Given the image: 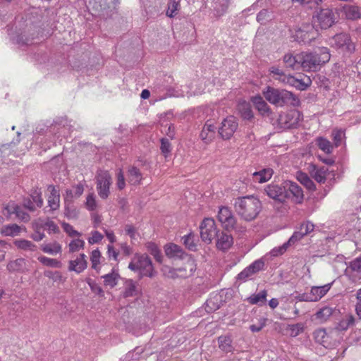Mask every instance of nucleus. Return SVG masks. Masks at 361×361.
<instances>
[{"mask_svg": "<svg viewBox=\"0 0 361 361\" xmlns=\"http://www.w3.org/2000/svg\"><path fill=\"white\" fill-rule=\"evenodd\" d=\"M237 214L245 221L255 219L262 209L261 201L253 195L237 197L234 202Z\"/></svg>", "mask_w": 361, "mask_h": 361, "instance_id": "obj_1", "label": "nucleus"}, {"mask_svg": "<svg viewBox=\"0 0 361 361\" xmlns=\"http://www.w3.org/2000/svg\"><path fill=\"white\" fill-rule=\"evenodd\" d=\"M329 49L319 47L314 52H302L299 54L300 68L305 71H316L330 60Z\"/></svg>", "mask_w": 361, "mask_h": 361, "instance_id": "obj_2", "label": "nucleus"}, {"mask_svg": "<svg viewBox=\"0 0 361 361\" xmlns=\"http://www.w3.org/2000/svg\"><path fill=\"white\" fill-rule=\"evenodd\" d=\"M262 93L269 102L277 106H283L285 104L297 106L299 104V99L293 93L286 90L268 86Z\"/></svg>", "mask_w": 361, "mask_h": 361, "instance_id": "obj_3", "label": "nucleus"}, {"mask_svg": "<svg viewBox=\"0 0 361 361\" xmlns=\"http://www.w3.org/2000/svg\"><path fill=\"white\" fill-rule=\"evenodd\" d=\"M128 268L137 271L141 276L152 277L154 268L150 258L147 255H135L128 265Z\"/></svg>", "mask_w": 361, "mask_h": 361, "instance_id": "obj_4", "label": "nucleus"}, {"mask_svg": "<svg viewBox=\"0 0 361 361\" xmlns=\"http://www.w3.org/2000/svg\"><path fill=\"white\" fill-rule=\"evenodd\" d=\"M290 32L293 40L299 43L310 44L318 36L317 31L310 24H305L301 27L296 26L290 29Z\"/></svg>", "mask_w": 361, "mask_h": 361, "instance_id": "obj_5", "label": "nucleus"}, {"mask_svg": "<svg viewBox=\"0 0 361 361\" xmlns=\"http://www.w3.org/2000/svg\"><path fill=\"white\" fill-rule=\"evenodd\" d=\"M331 47L343 54H352L355 47L347 33H339L331 37L329 40Z\"/></svg>", "mask_w": 361, "mask_h": 361, "instance_id": "obj_6", "label": "nucleus"}, {"mask_svg": "<svg viewBox=\"0 0 361 361\" xmlns=\"http://www.w3.org/2000/svg\"><path fill=\"white\" fill-rule=\"evenodd\" d=\"M97 190L98 195L102 199H106L109 195V188L111 184V176L108 171L99 170L96 176Z\"/></svg>", "mask_w": 361, "mask_h": 361, "instance_id": "obj_7", "label": "nucleus"}, {"mask_svg": "<svg viewBox=\"0 0 361 361\" xmlns=\"http://www.w3.org/2000/svg\"><path fill=\"white\" fill-rule=\"evenodd\" d=\"M331 288V283L322 286H312L310 293L299 294L297 299L299 301L317 302L324 297Z\"/></svg>", "mask_w": 361, "mask_h": 361, "instance_id": "obj_8", "label": "nucleus"}, {"mask_svg": "<svg viewBox=\"0 0 361 361\" xmlns=\"http://www.w3.org/2000/svg\"><path fill=\"white\" fill-rule=\"evenodd\" d=\"M302 118V114L299 111L293 109L281 114L278 121L281 128H291L296 127Z\"/></svg>", "mask_w": 361, "mask_h": 361, "instance_id": "obj_9", "label": "nucleus"}, {"mask_svg": "<svg viewBox=\"0 0 361 361\" xmlns=\"http://www.w3.org/2000/svg\"><path fill=\"white\" fill-rule=\"evenodd\" d=\"M200 229L201 238L207 243H210L218 235L215 221L212 218H205L202 221Z\"/></svg>", "mask_w": 361, "mask_h": 361, "instance_id": "obj_10", "label": "nucleus"}, {"mask_svg": "<svg viewBox=\"0 0 361 361\" xmlns=\"http://www.w3.org/2000/svg\"><path fill=\"white\" fill-rule=\"evenodd\" d=\"M264 192L269 197L281 203L286 202L289 195L286 190V182L283 185L269 184L264 188Z\"/></svg>", "mask_w": 361, "mask_h": 361, "instance_id": "obj_11", "label": "nucleus"}, {"mask_svg": "<svg viewBox=\"0 0 361 361\" xmlns=\"http://www.w3.org/2000/svg\"><path fill=\"white\" fill-rule=\"evenodd\" d=\"M238 126L236 118L233 116H228L221 122L219 133L224 140H228L233 135Z\"/></svg>", "mask_w": 361, "mask_h": 361, "instance_id": "obj_12", "label": "nucleus"}, {"mask_svg": "<svg viewBox=\"0 0 361 361\" xmlns=\"http://www.w3.org/2000/svg\"><path fill=\"white\" fill-rule=\"evenodd\" d=\"M205 82L203 80H198L191 86H181L180 91L177 90L174 94L176 97H192L201 94L204 92Z\"/></svg>", "mask_w": 361, "mask_h": 361, "instance_id": "obj_13", "label": "nucleus"}, {"mask_svg": "<svg viewBox=\"0 0 361 361\" xmlns=\"http://www.w3.org/2000/svg\"><path fill=\"white\" fill-rule=\"evenodd\" d=\"M4 214L9 218L14 214L16 218L23 222H27L30 219L29 214L25 211V209L15 202H9L4 207Z\"/></svg>", "mask_w": 361, "mask_h": 361, "instance_id": "obj_14", "label": "nucleus"}, {"mask_svg": "<svg viewBox=\"0 0 361 361\" xmlns=\"http://www.w3.org/2000/svg\"><path fill=\"white\" fill-rule=\"evenodd\" d=\"M334 22V14L332 10L329 8L320 10L314 20L315 25L320 27L322 29L330 27Z\"/></svg>", "mask_w": 361, "mask_h": 361, "instance_id": "obj_15", "label": "nucleus"}, {"mask_svg": "<svg viewBox=\"0 0 361 361\" xmlns=\"http://www.w3.org/2000/svg\"><path fill=\"white\" fill-rule=\"evenodd\" d=\"M218 219L226 230L235 228L236 219L228 207H221L219 208Z\"/></svg>", "mask_w": 361, "mask_h": 361, "instance_id": "obj_16", "label": "nucleus"}, {"mask_svg": "<svg viewBox=\"0 0 361 361\" xmlns=\"http://www.w3.org/2000/svg\"><path fill=\"white\" fill-rule=\"evenodd\" d=\"M286 190L289 195L288 199L293 202L300 204L304 198L303 191L300 186L292 181H286Z\"/></svg>", "mask_w": 361, "mask_h": 361, "instance_id": "obj_17", "label": "nucleus"}, {"mask_svg": "<svg viewBox=\"0 0 361 361\" xmlns=\"http://www.w3.org/2000/svg\"><path fill=\"white\" fill-rule=\"evenodd\" d=\"M264 263L262 259H257L253 262L250 266L244 269L238 274L239 280L245 281L252 276L264 269Z\"/></svg>", "mask_w": 361, "mask_h": 361, "instance_id": "obj_18", "label": "nucleus"}, {"mask_svg": "<svg viewBox=\"0 0 361 361\" xmlns=\"http://www.w3.org/2000/svg\"><path fill=\"white\" fill-rule=\"evenodd\" d=\"M49 195L47 197L48 207L51 211H56L60 207V193L58 187L49 185L47 187Z\"/></svg>", "mask_w": 361, "mask_h": 361, "instance_id": "obj_19", "label": "nucleus"}, {"mask_svg": "<svg viewBox=\"0 0 361 361\" xmlns=\"http://www.w3.org/2000/svg\"><path fill=\"white\" fill-rule=\"evenodd\" d=\"M216 129L213 121H207L200 133L202 140L206 144L211 142L215 137Z\"/></svg>", "mask_w": 361, "mask_h": 361, "instance_id": "obj_20", "label": "nucleus"}, {"mask_svg": "<svg viewBox=\"0 0 361 361\" xmlns=\"http://www.w3.org/2000/svg\"><path fill=\"white\" fill-rule=\"evenodd\" d=\"M87 267V256L80 254L75 259L69 262V271H73L78 274L82 272Z\"/></svg>", "mask_w": 361, "mask_h": 361, "instance_id": "obj_21", "label": "nucleus"}, {"mask_svg": "<svg viewBox=\"0 0 361 361\" xmlns=\"http://www.w3.org/2000/svg\"><path fill=\"white\" fill-rule=\"evenodd\" d=\"M315 341L325 348H329L331 345V340L329 334L324 329H318L313 333Z\"/></svg>", "mask_w": 361, "mask_h": 361, "instance_id": "obj_22", "label": "nucleus"}, {"mask_svg": "<svg viewBox=\"0 0 361 361\" xmlns=\"http://www.w3.org/2000/svg\"><path fill=\"white\" fill-rule=\"evenodd\" d=\"M196 267L194 260L192 259L189 258L184 267L174 269L173 272H178L176 273V276L181 277H188L192 275ZM173 276L174 274L172 273V276Z\"/></svg>", "mask_w": 361, "mask_h": 361, "instance_id": "obj_23", "label": "nucleus"}, {"mask_svg": "<svg viewBox=\"0 0 361 361\" xmlns=\"http://www.w3.org/2000/svg\"><path fill=\"white\" fill-rule=\"evenodd\" d=\"M84 192V186L82 184L79 183L73 187V189H69L66 190V194L64 195V202L65 203H68V202H73V200L74 198H78Z\"/></svg>", "mask_w": 361, "mask_h": 361, "instance_id": "obj_24", "label": "nucleus"}, {"mask_svg": "<svg viewBox=\"0 0 361 361\" xmlns=\"http://www.w3.org/2000/svg\"><path fill=\"white\" fill-rule=\"evenodd\" d=\"M308 82L306 83L305 82H302L301 80L295 78V77L292 75H285L283 76V78L281 79V82L283 83L288 84L290 86L295 87V88L304 90H305L310 82V79H307Z\"/></svg>", "mask_w": 361, "mask_h": 361, "instance_id": "obj_25", "label": "nucleus"}, {"mask_svg": "<svg viewBox=\"0 0 361 361\" xmlns=\"http://www.w3.org/2000/svg\"><path fill=\"white\" fill-rule=\"evenodd\" d=\"M216 237V247L219 250H226L233 244V238L227 233L221 232L219 235H217Z\"/></svg>", "mask_w": 361, "mask_h": 361, "instance_id": "obj_26", "label": "nucleus"}, {"mask_svg": "<svg viewBox=\"0 0 361 361\" xmlns=\"http://www.w3.org/2000/svg\"><path fill=\"white\" fill-rule=\"evenodd\" d=\"M142 179V174L139 169L135 166H130L128 170V180L133 185H140Z\"/></svg>", "mask_w": 361, "mask_h": 361, "instance_id": "obj_27", "label": "nucleus"}, {"mask_svg": "<svg viewBox=\"0 0 361 361\" xmlns=\"http://www.w3.org/2000/svg\"><path fill=\"white\" fill-rule=\"evenodd\" d=\"M41 249L44 253L51 255H56L62 252L61 245L56 241L49 243H43L41 245Z\"/></svg>", "mask_w": 361, "mask_h": 361, "instance_id": "obj_28", "label": "nucleus"}, {"mask_svg": "<svg viewBox=\"0 0 361 361\" xmlns=\"http://www.w3.org/2000/svg\"><path fill=\"white\" fill-rule=\"evenodd\" d=\"M273 175L271 169H264L252 173V178L255 182L262 183L269 180Z\"/></svg>", "mask_w": 361, "mask_h": 361, "instance_id": "obj_29", "label": "nucleus"}, {"mask_svg": "<svg viewBox=\"0 0 361 361\" xmlns=\"http://www.w3.org/2000/svg\"><path fill=\"white\" fill-rule=\"evenodd\" d=\"M102 278L104 279V286L113 288L117 285L120 276L118 272L113 269L110 273L102 276Z\"/></svg>", "mask_w": 361, "mask_h": 361, "instance_id": "obj_30", "label": "nucleus"}, {"mask_svg": "<svg viewBox=\"0 0 361 361\" xmlns=\"http://www.w3.org/2000/svg\"><path fill=\"white\" fill-rule=\"evenodd\" d=\"M311 173L316 181L318 183H324L329 172L328 169L325 166H314Z\"/></svg>", "mask_w": 361, "mask_h": 361, "instance_id": "obj_31", "label": "nucleus"}, {"mask_svg": "<svg viewBox=\"0 0 361 361\" xmlns=\"http://www.w3.org/2000/svg\"><path fill=\"white\" fill-rule=\"evenodd\" d=\"M267 292L263 290L257 293H254L246 300L251 305H262L267 300Z\"/></svg>", "mask_w": 361, "mask_h": 361, "instance_id": "obj_32", "label": "nucleus"}, {"mask_svg": "<svg viewBox=\"0 0 361 361\" xmlns=\"http://www.w3.org/2000/svg\"><path fill=\"white\" fill-rule=\"evenodd\" d=\"M22 228L16 224L4 226L0 233L4 236H16L21 232Z\"/></svg>", "mask_w": 361, "mask_h": 361, "instance_id": "obj_33", "label": "nucleus"}, {"mask_svg": "<svg viewBox=\"0 0 361 361\" xmlns=\"http://www.w3.org/2000/svg\"><path fill=\"white\" fill-rule=\"evenodd\" d=\"M283 62L287 67L298 70L300 68V59L299 54L295 56L291 54H287L283 56Z\"/></svg>", "mask_w": 361, "mask_h": 361, "instance_id": "obj_34", "label": "nucleus"}, {"mask_svg": "<svg viewBox=\"0 0 361 361\" xmlns=\"http://www.w3.org/2000/svg\"><path fill=\"white\" fill-rule=\"evenodd\" d=\"M343 11L348 19L355 20L360 17V11L358 6L345 5L343 7Z\"/></svg>", "mask_w": 361, "mask_h": 361, "instance_id": "obj_35", "label": "nucleus"}, {"mask_svg": "<svg viewBox=\"0 0 361 361\" xmlns=\"http://www.w3.org/2000/svg\"><path fill=\"white\" fill-rule=\"evenodd\" d=\"M25 268V261L23 258H18L11 261L7 264V270L9 272L23 271Z\"/></svg>", "mask_w": 361, "mask_h": 361, "instance_id": "obj_36", "label": "nucleus"}, {"mask_svg": "<svg viewBox=\"0 0 361 361\" xmlns=\"http://www.w3.org/2000/svg\"><path fill=\"white\" fill-rule=\"evenodd\" d=\"M252 102L255 108L262 114H267L269 111V107L266 102L260 95L255 96L252 98Z\"/></svg>", "mask_w": 361, "mask_h": 361, "instance_id": "obj_37", "label": "nucleus"}, {"mask_svg": "<svg viewBox=\"0 0 361 361\" xmlns=\"http://www.w3.org/2000/svg\"><path fill=\"white\" fill-rule=\"evenodd\" d=\"M334 311V309L333 307L324 306L317 312L315 318L320 322H324L332 315Z\"/></svg>", "mask_w": 361, "mask_h": 361, "instance_id": "obj_38", "label": "nucleus"}, {"mask_svg": "<svg viewBox=\"0 0 361 361\" xmlns=\"http://www.w3.org/2000/svg\"><path fill=\"white\" fill-rule=\"evenodd\" d=\"M165 253L169 257H182L183 252L180 247L176 244H169L165 246Z\"/></svg>", "mask_w": 361, "mask_h": 361, "instance_id": "obj_39", "label": "nucleus"}, {"mask_svg": "<svg viewBox=\"0 0 361 361\" xmlns=\"http://www.w3.org/2000/svg\"><path fill=\"white\" fill-rule=\"evenodd\" d=\"M219 348L226 352H231L233 350L232 340L229 336H221L218 338Z\"/></svg>", "mask_w": 361, "mask_h": 361, "instance_id": "obj_40", "label": "nucleus"}, {"mask_svg": "<svg viewBox=\"0 0 361 361\" xmlns=\"http://www.w3.org/2000/svg\"><path fill=\"white\" fill-rule=\"evenodd\" d=\"M38 223L40 227L48 231L49 233H57L59 231L58 226L49 219H47L45 220L39 219Z\"/></svg>", "mask_w": 361, "mask_h": 361, "instance_id": "obj_41", "label": "nucleus"}, {"mask_svg": "<svg viewBox=\"0 0 361 361\" xmlns=\"http://www.w3.org/2000/svg\"><path fill=\"white\" fill-rule=\"evenodd\" d=\"M13 243L18 249H20V250L32 251V252H34L37 250V245H35L31 241L27 240H25V239L16 240Z\"/></svg>", "mask_w": 361, "mask_h": 361, "instance_id": "obj_42", "label": "nucleus"}, {"mask_svg": "<svg viewBox=\"0 0 361 361\" xmlns=\"http://www.w3.org/2000/svg\"><path fill=\"white\" fill-rule=\"evenodd\" d=\"M316 144L319 148L326 154L332 152L334 146L327 139L319 137L316 140Z\"/></svg>", "mask_w": 361, "mask_h": 361, "instance_id": "obj_43", "label": "nucleus"}, {"mask_svg": "<svg viewBox=\"0 0 361 361\" xmlns=\"http://www.w3.org/2000/svg\"><path fill=\"white\" fill-rule=\"evenodd\" d=\"M37 259L43 265L49 267L60 268L61 267V262L57 260L56 259H52V258H49V257L42 255V256L38 257Z\"/></svg>", "mask_w": 361, "mask_h": 361, "instance_id": "obj_44", "label": "nucleus"}, {"mask_svg": "<svg viewBox=\"0 0 361 361\" xmlns=\"http://www.w3.org/2000/svg\"><path fill=\"white\" fill-rule=\"evenodd\" d=\"M345 271L361 274V255L349 262Z\"/></svg>", "mask_w": 361, "mask_h": 361, "instance_id": "obj_45", "label": "nucleus"}, {"mask_svg": "<svg viewBox=\"0 0 361 361\" xmlns=\"http://www.w3.org/2000/svg\"><path fill=\"white\" fill-rule=\"evenodd\" d=\"M354 323V318L352 315H345L338 323L336 329L338 331H345Z\"/></svg>", "mask_w": 361, "mask_h": 361, "instance_id": "obj_46", "label": "nucleus"}, {"mask_svg": "<svg viewBox=\"0 0 361 361\" xmlns=\"http://www.w3.org/2000/svg\"><path fill=\"white\" fill-rule=\"evenodd\" d=\"M102 257L101 252L99 250H94L90 255V261L92 263V268L97 272L100 270V259Z\"/></svg>", "mask_w": 361, "mask_h": 361, "instance_id": "obj_47", "label": "nucleus"}, {"mask_svg": "<svg viewBox=\"0 0 361 361\" xmlns=\"http://www.w3.org/2000/svg\"><path fill=\"white\" fill-rule=\"evenodd\" d=\"M138 290L135 283L133 281L130 280L127 281L125 287V291L123 295L125 298L133 297L137 295Z\"/></svg>", "mask_w": 361, "mask_h": 361, "instance_id": "obj_48", "label": "nucleus"}, {"mask_svg": "<svg viewBox=\"0 0 361 361\" xmlns=\"http://www.w3.org/2000/svg\"><path fill=\"white\" fill-rule=\"evenodd\" d=\"M85 243L83 240L79 238L73 239L68 244V248L70 252H75L85 247Z\"/></svg>", "mask_w": 361, "mask_h": 361, "instance_id": "obj_49", "label": "nucleus"}, {"mask_svg": "<svg viewBox=\"0 0 361 361\" xmlns=\"http://www.w3.org/2000/svg\"><path fill=\"white\" fill-rule=\"evenodd\" d=\"M147 250L154 256L157 262L161 261V253L157 245L153 243H149L147 245Z\"/></svg>", "mask_w": 361, "mask_h": 361, "instance_id": "obj_50", "label": "nucleus"}, {"mask_svg": "<svg viewBox=\"0 0 361 361\" xmlns=\"http://www.w3.org/2000/svg\"><path fill=\"white\" fill-rule=\"evenodd\" d=\"M179 8V1L177 0H169L168 4V9L166 11V15L172 18L176 14V11Z\"/></svg>", "mask_w": 361, "mask_h": 361, "instance_id": "obj_51", "label": "nucleus"}, {"mask_svg": "<svg viewBox=\"0 0 361 361\" xmlns=\"http://www.w3.org/2000/svg\"><path fill=\"white\" fill-rule=\"evenodd\" d=\"M183 243L190 250L195 251L196 250V244L194 242V235L191 233L185 235L183 237Z\"/></svg>", "mask_w": 361, "mask_h": 361, "instance_id": "obj_52", "label": "nucleus"}, {"mask_svg": "<svg viewBox=\"0 0 361 361\" xmlns=\"http://www.w3.org/2000/svg\"><path fill=\"white\" fill-rule=\"evenodd\" d=\"M290 246L287 242L282 245L274 247L269 253L271 257H278L283 255Z\"/></svg>", "mask_w": 361, "mask_h": 361, "instance_id": "obj_53", "label": "nucleus"}, {"mask_svg": "<svg viewBox=\"0 0 361 361\" xmlns=\"http://www.w3.org/2000/svg\"><path fill=\"white\" fill-rule=\"evenodd\" d=\"M161 153L166 157L171 151V143L167 138H161V147H160Z\"/></svg>", "mask_w": 361, "mask_h": 361, "instance_id": "obj_54", "label": "nucleus"}, {"mask_svg": "<svg viewBox=\"0 0 361 361\" xmlns=\"http://www.w3.org/2000/svg\"><path fill=\"white\" fill-rule=\"evenodd\" d=\"M239 111L241 112L244 118L249 119L252 117V112L249 104L244 102L239 106Z\"/></svg>", "mask_w": 361, "mask_h": 361, "instance_id": "obj_55", "label": "nucleus"}, {"mask_svg": "<svg viewBox=\"0 0 361 361\" xmlns=\"http://www.w3.org/2000/svg\"><path fill=\"white\" fill-rule=\"evenodd\" d=\"M91 236L88 238L87 241L89 244L94 245L102 241L104 236L97 231H92L90 233Z\"/></svg>", "mask_w": 361, "mask_h": 361, "instance_id": "obj_56", "label": "nucleus"}, {"mask_svg": "<svg viewBox=\"0 0 361 361\" xmlns=\"http://www.w3.org/2000/svg\"><path fill=\"white\" fill-rule=\"evenodd\" d=\"M62 227L64 231L71 237H80L81 233L75 231L74 228L68 223H63Z\"/></svg>", "mask_w": 361, "mask_h": 361, "instance_id": "obj_57", "label": "nucleus"}, {"mask_svg": "<svg viewBox=\"0 0 361 361\" xmlns=\"http://www.w3.org/2000/svg\"><path fill=\"white\" fill-rule=\"evenodd\" d=\"M298 180L300 183L307 187L308 189H312L314 188V185L312 180L308 177V176L305 173H300L298 176Z\"/></svg>", "mask_w": 361, "mask_h": 361, "instance_id": "obj_58", "label": "nucleus"}, {"mask_svg": "<svg viewBox=\"0 0 361 361\" xmlns=\"http://www.w3.org/2000/svg\"><path fill=\"white\" fill-rule=\"evenodd\" d=\"M303 236H305V234H303V232L300 228L299 231H295L293 234L291 235V237L289 238V240L287 241V244H288L289 246H291L294 245L295 243L301 240Z\"/></svg>", "mask_w": 361, "mask_h": 361, "instance_id": "obj_59", "label": "nucleus"}, {"mask_svg": "<svg viewBox=\"0 0 361 361\" xmlns=\"http://www.w3.org/2000/svg\"><path fill=\"white\" fill-rule=\"evenodd\" d=\"M161 125L162 127L161 132L165 133L169 138L173 139L175 135L173 125L171 123H170V124L166 123L164 126L163 123H161Z\"/></svg>", "mask_w": 361, "mask_h": 361, "instance_id": "obj_60", "label": "nucleus"}, {"mask_svg": "<svg viewBox=\"0 0 361 361\" xmlns=\"http://www.w3.org/2000/svg\"><path fill=\"white\" fill-rule=\"evenodd\" d=\"M85 206L88 210L94 211L97 208V202L93 194H90L86 198Z\"/></svg>", "mask_w": 361, "mask_h": 361, "instance_id": "obj_61", "label": "nucleus"}, {"mask_svg": "<svg viewBox=\"0 0 361 361\" xmlns=\"http://www.w3.org/2000/svg\"><path fill=\"white\" fill-rule=\"evenodd\" d=\"M270 13L267 10L263 9L258 13L257 20L261 24H264L266 21L270 19Z\"/></svg>", "mask_w": 361, "mask_h": 361, "instance_id": "obj_62", "label": "nucleus"}, {"mask_svg": "<svg viewBox=\"0 0 361 361\" xmlns=\"http://www.w3.org/2000/svg\"><path fill=\"white\" fill-rule=\"evenodd\" d=\"M44 274L46 277L53 280L54 281H60L62 279L61 274L57 271H53L47 270L44 271Z\"/></svg>", "mask_w": 361, "mask_h": 361, "instance_id": "obj_63", "label": "nucleus"}, {"mask_svg": "<svg viewBox=\"0 0 361 361\" xmlns=\"http://www.w3.org/2000/svg\"><path fill=\"white\" fill-rule=\"evenodd\" d=\"M36 207H42L43 205V199L39 192L35 191L30 198Z\"/></svg>", "mask_w": 361, "mask_h": 361, "instance_id": "obj_64", "label": "nucleus"}]
</instances>
